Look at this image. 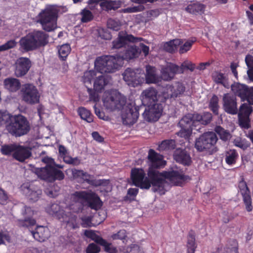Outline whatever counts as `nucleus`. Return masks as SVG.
Wrapping results in <instances>:
<instances>
[{"label": "nucleus", "mask_w": 253, "mask_h": 253, "mask_svg": "<svg viewBox=\"0 0 253 253\" xmlns=\"http://www.w3.org/2000/svg\"><path fill=\"white\" fill-rule=\"evenodd\" d=\"M231 89L235 96H238L242 100H246L253 105V87H249L245 84L237 83L231 85Z\"/></svg>", "instance_id": "ddd939ff"}, {"label": "nucleus", "mask_w": 253, "mask_h": 253, "mask_svg": "<svg viewBox=\"0 0 253 253\" xmlns=\"http://www.w3.org/2000/svg\"><path fill=\"white\" fill-rule=\"evenodd\" d=\"M126 236V232L125 230H121L117 233L114 234L111 236L113 240H123Z\"/></svg>", "instance_id": "e2e57ef3"}, {"label": "nucleus", "mask_w": 253, "mask_h": 253, "mask_svg": "<svg viewBox=\"0 0 253 253\" xmlns=\"http://www.w3.org/2000/svg\"><path fill=\"white\" fill-rule=\"evenodd\" d=\"M176 146L174 139H166L161 141L158 145L157 150L159 151L173 150Z\"/></svg>", "instance_id": "f704fd0d"}, {"label": "nucleus", "mask_w": 253, "mask_h": 253, "mask_svg": "<svg viewBox=\"0 0 253 253\" xmlns=\"http://www.w3.org/2000/svg\"><path fill=\"white\" fill-rule=\"evenodd\" d=\"M96 76V72L93 70H89L85 72L82 78V80L84 84H89L91 83L92 80Z\"/></svg>", "instance_id": "09e8293b"}, {"label": "nucleus", "mask_w": 253, "mask_h": 253, "mask_svg": "<svg viewBox=\"0 0 253 253\" xmlns=\"http://www.w3.org/2000/svg\"><path fill=\"white\" fill-rule=\"evenodd\" d=\"M78 113L82 119L85 120L88 123H91L93 121V115L90 111L87 110L84 107H80L78 109Z\"/></svg>", "instance_id": "4c0bfd02"}, {"label": "nucleus", "mask_w": 253, "mask_h": 253, "mask_svg": "<svg viewBox=\"0 0 253 253\" xmlns=\"http://www.w3.org/2000/svg\"><path fill=\"white\" fill-rule=\"evenodd\" d=\"M4 123L5 129L9 134L16 137L28 134L31 129L29 121L21 114H11Z\"/></svg>", "instance_id": "20e7f679"}, {"label": "nucleus", "mask_w": 253, "mask_h": 253, "mask_svg": "<svg viewBox=\"0 0 253 253\" xmlns=\"http://www.w3.org/2000/svg\"><path fill=\"white\" fill-rule=\"evenodd\" d=\"M3 83L4 87L10 92H16L21 86V83L19 80L13 78L5 79Z\"/></svg>", "instance_id": "c85d7f7f"}, {"label": "nucleus", "mask_w": 253, "mask_h": 253, "mask_svg": "<svg viewBox=\"0 0 253 253\" xmlns=\"http://www.w3.org/2000/svg\"><path fill=\"white\" fill-rule=\"evenodd\" d=\"M195 237L193 235H189L187 241V253H194L196 248L195 243Z\"/></svg>", "instance_id": "8fccbe9b"}, {"label": "nucleus", "mask_w": 253, "mask_h": 253, "mask_svg": "<svg viewBox=\"0 0 253 253\" xmlns=\"http://www.w3.org/2000/svg\"><path fill=\"white\" fill-rule=\"evenodd\" d=\"M84 235L87 237L91 239L93 241L101 245L105 244V240L92 230H85Z\"/></svg>", "instance_id": "c03bdc74"}, {"label": "nucleus", "mask_w": 253, "mask_h": 253, "mask_svg": "<svg viewBox=\"0 0 253 253\" xmlns=\"http://www.w3.org/2000/svg\"><path fill=\"white\" fill-rule=\"evenodd\" d=\"M22 92L23 100L27 103L35 104L39 103L40 94L33 84H25L22 88Z\"/></svg>", "instance_id": "4468645a"}, {"label": "nucleus", "mask_w": 253, "mask_h": 253, "mask_svg": "<svg viewBox=\"0 0 253 253\" xmlns=\"http://www.w3.org/2000/svg\"><path fill=\"white\" fill-rule=\"evenodd\" d=\"M48 35L43 31H35L20 39V47L25 52L35 50L48 43Z\"/></svg>", "instance_id": "39448f33"}, {"label": "nucleus", "mask_w": 253, "mask_h": 253, "mask_svg": "<svg viewBox=\"0 0 253 253\" xmlns=\"http://www.w3.org/2000/svg\"><path fill=\"white\" fill-rule=\"evenodd\" d=\"M31 147L17 144L15 157L13 158H30L32 156Z\"/></svg>", "instance_id": "cd10ccee"}, {"label": "nucleus", "mask_w": 253, "mask_h": 253, "mask_svg": "<svg viewBox=\"0 0 253 253\" xmlns=\"http://www.w3.org/2000/svg\"><path fill=\"white\" fill-rule=\"evenodd\" d=\"M149 160L148 177H145V172L142 169L135 168L131 170V177L132 182L140 188L148 189L152 185L154 192L164 195L168 186L166 179L175 185H180L182 182L187 179L183 171L177 166L171 168L168 171L159 172L157 169L162 168L166 165V161L164 159Z\"/></svg>", "instance_id": "f257e3e1"}, {"label": "nucleus", "mask_w": 253, "mask_h": 253, "mask_svg": "<svg viewBox=\"0 0 253 253\" xmlns=\"http://www.w3.org/2000/svg\"><path fill=\"white\" fill-rule=\"evenodd\" d=\"M58 10L53 6H48L42 10L38 15L37 22L43 30L47 32L54 30L57 26Z\"/></svg>", "instance_id": "0eeeda50"}, {"label": "nucleus", "mask_w": 253, "mask_h": 253, "mask_svg": "<svg viewBox=\"0 0 253 253\" xmlns=\"http://www.w3.org/2000/svg\"><path fill=\"white\" fill-rule=\"evenodd\" d=\"M32 66L31 61L27 57H20L15 62V74L18 77L25 75Z\"/></svg>", "instance_id": "412c9836"}, {"label": "nucleus", "mask_w": 253, "mask_h": 253, "mask_svg": "<svg viewBox=\"0 0 253 253\" xmlns=\"http://www.w3.org/2000/svg\"><path fill=\"white\" fill-rule=\"evenodd\" d=\"M218 101L219 99L218 97L216 95H213L211 98L209 104V108L215 115H218V110L219 108Z\"/></svg>", "instance_id": "37998d69"}, {"label": "nucleus", "mask_w": 253, "mask_h": 253, "mask_svg": "<svg viewBox=\"0 0 253 253\" xmlns=\"http://www.w3.org/2000/svg\"><path fill=\"white\" fill-rule=\"evenodd\" d=\"M87 92L89 94V100L91 101H93L95 103H97L99 102L100 98L99 95L98 94V92L95 89H92V88H87Z\"/></svg>", "instance_id": "3c124183"}, {"label": "nucleus", "mask_w": 253, "mask_h": 253, "mask_svg": "<svg viewBox=\"0 0 253 253\" xmlns=\"http://www.w3.org/2000/svg\"><path fill=\"white\" fill-rule=\"evenodd\" d=\"M16 146L17 143L2 145L0 148V152L3 155L5 156H9L12 155L13 158L15 157Z\"/></svg>", "instance_id": "e433bc0d"}, {"label": "nucleus", "mask_w": 253, "mask_h": 253, "mask_svg": "<svg viewBox=\"0 0 253 253\" xmlns=\"http://www.w3.org/2000/svg\"><path fill=\"white\" fill-rule=\"evenodd\" d=\"M145 82L147 84H158L162 81V77L157 74L156 69L150 65L146 66V73H144Z\"/></svg>", "instance_id": "b1692460"}, {"label": "nucleus", "mask_w": 253, "mask_h": 253, "mask_svg": "<svg viewBox=\"0 0 253 253\" xmlns=\"http://www.w3.org/2000/svg\"><path fill=\"white\" fill-rule=\"evenodd\" d=\"M102 101L106 109L114 111L123 108L126 104V98L118 90L111 89L104 92Z\"/></svg>", "instance_id": "6e6552de"}, {"label": "nucleus", "mask_w": 253, "mask_h": 253, "mask_svg": "<svg viewBox=\"0 0 253 253\" xmlns=\"http://www.w3.org/2000/svg\"><path fill=\"white\" fill-rule=\"evenodd\" d=\"M100 6L103 10L107 11L111 10H116L120 7L121 1L119 0H109L100 3Z\"/></svg>", "instance_id": "2f4dec72"}, {"label": "nucleus", "mask_w": 253, "mask_h": 253, "mask_svg": "<svg viewBox=\"0 0 253 253\" xmlns=\"http://www.w3.org/2000/svg\"><path fill=\"white\" fill-rule=\"evenodd\" d=\"M194 42L195 41H188L186 42L182 46H180L179 49V52L180 54H183L189 51L191 49Z\"/></svg>", "instance_id": "13d9d810"}, {"label": "nucleus", "mask_w": 253, "mask_h": 253, "mask_svg": "<svg viewBox=\"0 0 253 253\" xmlns=\"http://www.w3.org/2000/svg\"><path fill=\"white\" fill-rule=\"evenodd\" d=\"M205 7L204 4L196 2L190 4L185 8V10L191 14L197 15L202 14L205 11Z\"/></svg>", "instance_id": "473e14b6"}, {"label": "nucleus", "mask_w": 253, "mask_h": 253, "mask_svg": "<svg viewBox=\"0 0 253 253\" xmlns=\"http://www.w3.org/2000/svg\"><path fill=\"white\" fill-rule=\"evenodd\" d=\"M100 248L97 245L91 243L89 244L86 249V253H98L100 252Z\"/></svg>", "instance_id": "bf43d9fd"}, {"label": "nucleus", "mask_w": 253, "mask_h": 253, "mask_svg": "<svg viewBox=\"0 0 253 253\" xmlns=\"http://www.w3.org/2000/svg\"><path fill=\"white\" fill-rule=\"evenodd\" d=\"M173 158H191L186 148H177L174 152Z\"/></svg>", "instance_id": "de8ad7c7"}, {"label": "nucleus", "mask_w": 253, "mask_h": 253, "mask_svg": "<svg viewBox=\"0 0 253 253\" xmlns=\"http://www.w3.org/2000/svg\"><path fill=\"white\" fill-rule=\"evenodd\" d=\"M102 246L104 247L105 251L108 253H122L125 252L123 248V249H121L119 252L115 247L111 244L107 243L106 241L105 244H102Z\"/></svg>", "instance_id": "603ef678"}, {"label": "nucleus", "mask_w": 253, "mask_h": 253, "mask_svg": "<svg viewBox=\"0 0 253 253\" xmlns=\"http://www.w3.org/2000/svg\"><path fill=\"white\" fill-rule=\"evenodd\" d=\"M237 244L235 241H232L230 245L227 246L223 253H237Z\"/></svg>", "instance_id": "6e6d98bb"}, {"label": "nucleus", "mask_w": 253, "mask_h": 253, "mask_svg": "<svg viewBox=\"0 0 253 253\" xmlns=\"http://www.w3.org/2000/svg\"><path fill=\"white\" fill-rule=\"evenodd\" d=\"M249 119V118H246L244 117H239L240 126L245 128H249L250 127Z\"/></svg>", "instance_id": "0e129e2a"}, {"label": "nucleus", "mask_w": 253, "mask_h": 253, "mask_svg": "<svg viewBox=\"0 0 253 253\" xmlns=\"http://www.w3.org/2000/svg\"><path fill=\"white\" fill-rule=\"evenodd\" d=\"M81 16V21L82 23H88L93 19V15L92 12L86 8H84L80 13Z\"/></svg>", "instance_id": "a18cd8bd"}, {"label": "nucleus", "mask_w": 253, "mask_h": 253, "mask_svg": "<svg viewBox=\"0 0 253 253\" xmlns=\"http://www.w3.org/2000/svg\"><path fill=\"white\" fill-rule=\"evenodd\" d=\"M212 78L213 81L217 84H221L226 87V84L228 79L224 74L220 72L216 71L212 74Z\"/></svg>", "instance_id": "a19ab883"}, {"label": "nucleus", "mask_w": 253, "mask_h": 253, "mask_svg": "<svg viewBox=\"0 0 253 253\" xmlns=\"http://www.w3.org/2000/svg\"><path fill=\"white\" fill-rule=\"evenodd\" d=\"M75 204L71 203L67 205L64 202H60L59 204H49L45 208L46 212L62 222L67 223L69 227L72 229L78 227L76 222L77 217L73 214L76 211H73Z\"/></svg>", "instance_id": "7ed1b4c3"}, {"label": "nucleus", "mask_w": 253, "mask_h": 253, "mask_svg": "<svg viewBox=\"0 0 253 253\" xmlns=\"http://www.w3.org/2000/svg\"><path fill=\"white\" fill-rule=\"evenodd\" d=\"M123 79L127 85L131 87H136L141 85L144 82V72L140 69L126 68L123 74Z\"/></svg>", "instance_id": "f8f14e48"}, {"label": "nucleus", "mask_w": 253, "mask_h": 253, "mask_svg": "<svg viewBox=\"0 0 253 253\" xmlns=\"http://www.w3.org/2000/svg\"><path fill=\"white\" fill-rule=\"evenodd\" d=\"M169 95L163 92L158 96V91L154 87H150L143 90L140 98L142 104L145 106L164 103L169 98Z\"/></svg>", "instance_id": "9d476101"}, {"label": "nucleus", "mask_w": 253, "mask_h": 253, "mask_svg": "<svg viewBox=\"0 0 253 253\" xmlns=\"http://www.w3.org/2000/svg\"><path fill=\"white\" fill-rule=\"evenodd\" d=\"M215 132L219 135L220 138L223 141H227L231 138V134L229 131L225 129L220 126H216L214 128Z\"/></svg>", "instance_id": "ea45409f"}, {"label": "nucleus", "mask_w": 253, "mask_h": 253, "mask_svg": "<svg viewBox=\"0 0 253 253\" xmlns=\"http://www.w3.org/2000/svg\"><path fill=\"white\" fill-rule=\"evenodd\" d=\"M16 45L15 40H9L4 44L0 45V52L7 50L14 47Z\"/></svg>", "instance_id": "4d7b16f0"}, {"label": "nucleus", "mask_w": 253, "mask_h": 253, "mask_svg": "<svg viewBox=\"0 0 253 253\" xmlns=\"http://www.w3.org/2000/svg\"><path fill=\"white\" fill-rule=\"evenodd\" d=\"M179 67L180 70L182 71V73H183L185 69L193 72L196 68V65L190 61H185L181 64Z\"/></svg>", "instance_id": "5fc2aeb1"}, {"label": "nucleus", "mask_w": 253, "mask_h": 253, "mask_svg": "<svg viewBox=\"0 0 253 253\" xmlns=\"http://www.w3.org/2000/svg\"><path fill=\"white\" fill-rule=\"evenodd\" d=\"M139 117L138 109L137 107L129 104L122 111L121 117L123 123L131 126L136 123Z\"/></svg>", "instance_id": "2eb2a0df"}, {"label": "nucleus", "mask_w": 253, "mask_h": 253, "mask_svg": "<svg viewBox=\"0 0 253 253\" xmlns=\"http://www.w3.org/2000/svg\"><path fill=\"white\" fill-rule=\"evenodd\" d=\"M142 40L141 38L134 37L132 35H128L125 33L119 32L118 38L112 42L113 49H119L125 46L127 42L136 43Z\"/></svg>", "instance_id": "f3484780"}, {"label": "nucleus", "mask_w": 253, "mask_h": 253, "mask_svg": "<svg viewBox=\"0 0 253 253\" xmlns=\"http://www.w3.org/2000/svg\"><path fill=\"white\" fill-rule=\"evenodd\" d=\"M239 187L241 194L243 196V200L246 205L247 211H251L252 210V199L250 195V191L247 187L246 182L242 177L239 184Z\"/></svg>", "instance_id": "4be33fe9"}, {"label": "nucleus", "mask_w": 253, "mask_h": 253, "mask_svg": "<svg viewBox=\"0 0 253 253\" xmlns=\"http://www.w3.org/2000/svg\"><path fill=\"white\" fill-rule=\"evenodd\" d=\"M144 9V6L139 5L137 6H133L130 7H127L123 10V11L125 13H132L136 12L138 11H141Z\"/></svg>", "instance_id": "052dcab7"}, {"label": "nucleus", "mask_w": 253, "mask_h": 253, "mask_svg": "<svg viewBox=\"0 0 253 253\" xmlns=\"http://www.w3.org/2000/svg\"><path fill=\"white\" fill-rule=\"evenodd\" d=\"M223 107L224 111L229 114L235 115L238 113L236 97L230 93H225L223 97Z\"/></svg>", "instance_id": "6ab92c4d"}, {"label": "nucleus", "mask_w": 253, "mask_h": 253, "mask_svg": "<svg viewBox=\"0 0 253 253\" xmlns=\"http://www.w3.org/2000/svg\"><path fill=\"white\" fill-rule=\"evenodd\" d=\"M181 43V41L179 39H174L166 42L164 45V49L165 51L173 53L177 50L178 46Z\"/></svg>", "instance_id": "c9c22d12"}, {"label": "nucleus", "mask_w": 253, "mask_h": 253, "mask_svg": "<svg viewBox=\"0 0 253 253\" xmlns=\"http://www.w3.org/2000/svg\"><path fill=\"white\" fill-rule=\"evenodd\" d=\"M179 125L180 127L188 128L192 129H199L200 128H196L197 123H196L195 119V113L188 114L184 116L179 121Z\"/></svg>", "instance_id": "393cba45"}, {"label": "nucleus", "mask_w": 253, "mask_h": 253, "mask_svg": "<svg viewBox=\"0 0 253 253\" xmlns=\"http://www.w3.org/2000/svg\"><path fill=\"white\" fill-rule=\"evenodd\" d=\"M34 170L39 178L49 182L61 180L64 178V174L62 171L49 165H46L43 168H36Z\"/></svg>", "instance_id": "9b49d317"}, {"label": "nucleus", "mask_w": 253, "mask_h": 253, "mask_svg": "<svg viewBox=\"0 0 253 253\" xmlns=\"http://www.w3.org/2000/svg\"><path fill=\"white\" fill-rule=\"evenodd\" d=\"M24 214L25 215L24 219L18 220L19 226L29 227L36 224L35 220L31 218V216L34 214V211L31 208H25Z\"/></svg>", "instance_id": "bb28decb"}, {"label": "nucleus", "mask_w": 253, "mask_h": 253, "mask_svg": "<svg viewBox=\"0 0 253 253\" xmlns=\"http://www.w3.org/2000/svg\"><path fill=\"white\" fill-rule=\"evenodd\" d=\"M217 139L215 133L205 132L196 139L195 147L200 152L205 151L209 154H213L217 151L215 146Z\"/></svg>", "instance_id": "1a4fd4ad"}, {"label": "nucleus", "mask_w": 253, "mask_h": 253, "mask_svg": "<svg viewBox=\"0 0 253 253\" xmlns=\"http://www.w3.org/2000/svg\"><path fill=\"white\" fill-rule=\"evenodd\" d=\"M195 119L197 125L199 124L207 125L212 121V115L211 113L208 112H204L202 115L195 113Z\"/></svg>", "instance_id": "7c9ffc66"}, {"label": "nucleus", "mask_w": 253, "mask_h": 253, "mask_svg": "<svg viewBox=\"0 0 253 253\" xmlns=\"http://www.w3.org/2000/svg\"><path fill=\"white\" fill-rule=\"evenodd\" d=\"M139 48L136 45L128 46L123 52L115 55L98 57L95 60V69L99 73H113L124 64V61H129L138 57Z\"/></svg>", "instance_id": "f03ea898"}, {"label": "nucleus", "mask_w": 253, "mask_h": 253, "mask_svg": "<svg viewBox=\"0 0 253 253\" xmlns=\"http://www.w3.org/2000/svg\"><path fill=\"white\" fill-rule=\"evenodd\" d=\"M59 153L61 158H66L68 157V152L66 147L63 145H60L59 146Z\"/></svg>", "instance_id": "69168bd1"}, {"label": "nucleus", "mask_w": 253, "mask_h": 253, "mask_svg": "<svg viewBox=\"0 0 253 253\" xmlns=\"http://www.w3.org/2000/svg\"><path fill=\"white\" fill-rule=\"evenodd\" d=\"M246 63L249 69L253 68V56L247 55L245 58Z\"/></svg>", "instance_id": "774afa93"}, {"label": "nucleus", "mask_w": 253, "mask_h": 253, "mask_svg": "<svg viewBox=\"0 0 253 253\" xmlns=\"http://www.w3.org/2000/svg\"><path fill=\"white\" fill-rule=\"evenodd\" d=\"M163 110L162 103L147 106L142 114L144 119L148 122H156L161 117Z\"/></svg>", "instance_id": "dca6fc26"}, {"label": "nucleus", "mask_w": 253, "mask_h": 253, "mask_svg": "<svg viewBox=\"0 0 253 253\" xmlns=\"http://www.w3.org/2000/svg\"><path fill=\"white\" fill-rule=\"evenodd\" d=\"M109 83V80L104 76L101 75L98 77L94 81V89L97 92H101L105 86Z\"/></svg>", "instance_id": "72a5a7b5"}, {"label": "nucleus", "mask_w": 253, "mask_h": 253, "mask_svg": "<svg viewBox=\"0 0 253 253\" xmlns=\"http://www.w3.org/2000/svg\"><path fill=\"white\" fill-rule=\"evenodd\" d=\"M71 50L70 45L68 43L63 44L59 46L58 47V52L60 59L62 61L66 60Z\"/></svg>", "instance_id": "58836bf2"}, {"label": "nucleus", "mask_w": 253, "mask_h": 253, "mask_svg": "<svg viewBox=\"0 0 253 253\" xmlns=\"http://www.w3.org/2000/svg\"><path fill=\"white\" fill-rule=\"evenodd\" d=\"M59 190V187L53 184L47 187L45 190V192L49 197L54 198L58 195Z\"/></svg>", "instance_id": "49530a36"}, {"label": "nucleus", "mask_w": 253, "mask_h": 253, "mask_svg": "<svg viewBox=\"0 0 253 253\" xmlns=\"http://www.w3.org/2000/svg\"><path fill=\"white\" fill-rule=\"evenodd\" d=\"M139 47L140 50L139 49V51H140V53L141 52H142L145 56L148 55L149 52V47L148 46L143 43H140L139 44Z\"/></svg>", "instance_id": "338daca9"}, {"label": "nucleus", "mask_w": 253, "mask_h": 253, "mask_svg": "<svg viewBox=\"0 0 253 253\" xmlns=\"http://www.w3.org/2000/svg\"><path fill=\"white\" fill-rule=\"evenodd\" d=\"M72 203H74L73 211H79L84 205H87L92 209L97 210L101 206L99 198L93 193L85 191L76 192L71 196Z\"/></svg>", "instance_id": "423d86ee"}, {"label": "nucleus", "mask_w": 253, "mask_h": 253, "mask_svg": "<svg viewBox=\"0 0 253 253\" xmlns=\"http://www.w3.org/2000/svg\"><path fill=\"white\" fill-rule=\"evenodd\" d=\"M107 26L109 28L114 31H118L120 29V25L113 19H109L107 22Z\"/></svg>", "instance_id": "680f3d73"}, {"label": "nucleus", "mask_w": 253, "mask_h": 253, "mask_svg": "<svg viewBox=\"0 0 253 253\" xmlns=\"http://www.w3.org/2000/svg\"><path fill=\"white\" fill-rule=\"evenodd\" d=\"M250 105V103H244L241 105L239 110V117H244L246 118H249V116L252 112V108Z\"/></svg>", "instance_id": "79ce46f5"}, {"label": "nucleus", "mask_w": 253, "mask_h": 253, "mask_svg": "<svg viewBox=\"0 0 253 253\" xmlns=\"http://www.w3.org/2000/svg\"><path fill=\"white\" fill-rule=\"evenodd\" d=\"M31 234L33 237L39 242H43L49 236V229L44 226H38L35 231H32Z\"/></svg>", "instance_id": "a878e982"}, {"label": "nucleus", "mask_w": 253, "mask_h": 253, "mask_svg": "<svg viewBox=\"0 0 253 253\" xmlns=\"http://www.w3.org/2000/svg\"><path fill=\"white\" fill-rule=\"evenodd\" d=\"M170 94V97L175 99L180 96L185 90V85L180 82H177L169 87Z\"/></svg>", "instance_id": "c756f323"}, {"label": "nucleus", "mask_w": 253, "mask_h": 253, "mask_svg": "<svg viewBox=\"0 0 253 253\" xmlns=\"http://www.w3.org/2000/svg\"><path fill=\"white\" fill-rule=\"evenodd\" d=\"M72 173L74 178L82 179L88 183L94 184L96 186L106 185L109 183V181L105 180H99L94 182L91 179V176L86 172H84L83 170L75 169L73 170Z\"/></svg>", "instance_id": "5701e85b"}, {"label": "nucleus", "mask_w": 253, "mask_h": 253, "mask_svg": "<svg viewBox=\"0 0 253 253\" xmlns=\"http://www.w3.org/2000/svg\"><path fill=\"white\" fill-rule=\"evenodd\" d=\"M192 130L188 128L181 127V130L177 133V135L185 140H188L191 135Z\"/></svg>", "instance_id": "864d4df0"}, {"label": "nucleus", "mask_w": 253, "mask_h": 253, "mask_svg": "<svg viewBox=\"0 0 253 253\" xmlns=\"http://www.w3.org/2000/svg\"><path fill=\"white\" fill-rule=\"evenodd\" d=\"M182 74L179 66L169 63L162 68L161 77L165 81H169L173 79L176 74Z\"/></svg>", "instance_id": "aec40b11"}, {"label": "nucleus", "mask_w": 253, "mask_h": 253, "mask_svg": "<svg viewBox=\"0 0 253 253\" xmlns=\"http://www.w3.org/2000/svg\"><path fill=\"white\" fill-rule=\"evenodd\" d=\"M22 193L30 200L33 202L37 201L42 194V190L33 184L26 182L23 183L20 187Z\"/></svg>", "instance_id": "a211bd4d"}]
</instances>
